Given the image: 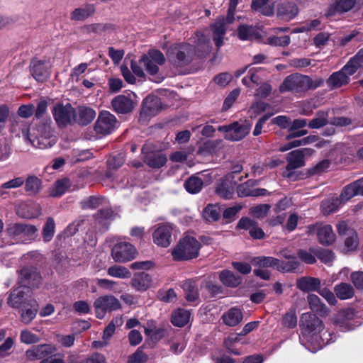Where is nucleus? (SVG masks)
I'll return each instance as SVG.
<instances>
[{"label":"nucleus","instance_id":"obj_42","mask_svg":"<svg viewBox=\"0 0 363 363\" xmlns=\"http://www.w3.org/2000/svg\"><path fill=\"white\" fill-rule=\"evenodd\" d=\"M25 291L22 286L13 290L9 295L7 303L9 306L13 308H19L21 305H23L25 301Z\"/></svg>","mask_w":363,"mask_h":363},{"label":"nucleus","instance_id":"obj_60","mask_svg":"<svg viewBox=\"0 0 363 363\" xmlns=\"http://www.w3.org/2000/svg\"><path fill=\"white\" fill-rule=\"evenodd\" d=\"M270 206L269 204H259L250 208V213L256 218H262L267 215Z\"/></svg>","mask_w":363,"mask_h":363},{"label":"nucleus","instance_id":"obj_53","mask_svg":"<svg viewBox=\"0 0 363 363\" xmlns=\"http://www.w3.org/2000/svg\"><path fill=\"white\" fill-rule=\"evenodd\" d=\"M340 201L338 198H331L323 201L320 208L324 215H329L337 211Z\"/></svg>","mask_w":363,"mask_h":363},{"label":"nucleus","instance_id":"obj_14","mask_svg":"<svg viewBox=\"0 0 363 363\" xmlns=\"http://www.w3.org/2000/svg\"><path fill=\"white\" fill-rule=\"evenodd\" d=\"M52 112L59 125H66L75 121L76 111L70 104H58L53 107Z\"/></svg>","mask_w":363,"mask_h":363},{"label":"nucleus","instance_id":"obj_49","mask_svg":"<svg viewBox=\"0 0 363 363\" xmlns=\"http://www.w3.org/2000/svg\"><path fill=\"white\" fill-rule=\"evenodd\" d=\"M105 199L101 196H91L81 201L80 206L82 209H94L104 205Z\"/></svg>","mask_w":363,"mask_h":363},{"label":"nucleus","instance_id":"obj_58","mask_svg":"<svg viewBox=\"0 0 363 363\" xmlns=\"http://www.w3.org/2000/svg\"><path fill=\"white\" fill-rule=\"evenodd\" d=\"M300 264L297 259H290L287 262H281L279 260L277 265V270L281 272H289L296 270Z\"/></svg>","mask_w":363,"mask_h":363},{"label":"nucleus","instance_id":"obj_50","mask_svg":"<svg viewBox=\"0 0 363 363\" xmlns=\"http://www.w3.org/2000/svg\"><path fill=\"white\" fill-rule=\"evenodd\" d=\"M160 101L156 100L152 101V103L145 102V104L143 106L140 113V120H145L148 117H151L152 116H155L158 113V105Z\"/></svg>","mask_w":363,"mask_h":363},{"label":"nucleus","instance_id":"obj_46","mask_svg":"<svg viewBox=\"0 0 363 363\" xmlns=\"http://www.w3.org/2000/svg\"><path fill=\"white\" fill-rule=\"evenodd\" d=\"M328 111H318L316 112L315 117L308 124L310 128L318 129L327 125L328 121Z\"/></svg>","mask_w":363,"mask_h":363},{"label":"nucleus","instance_id":"obj_23","mask_svg":"<svg viewBox=\"0 0 363 363\" xmlns=\"http://www.w3.org/2000/svg\"><path fill=\"white\" fill-rule=\"evenodd\" d=\"M358 195L363 196V178L345 186L340 194V199L342 201H348Z\"/></svg>","mask_w":363,"mask_h":363},{"label":"nucleus","instance_id":"obj_54","mask_svg":"<svg viewBox=\"0 0 363 363\" xmlns=\"http://www.w3.org/2000/svg\"><path fill=\"white\" fill-rule=\"evenodd\" d=\"M55 223L52 218H48L43 229V238L45 242H49L54 236Z\"/></svg>","mask_w":363,"mask_h":363},{"label":"nucleus","instance_id":"obj_37","mask_svg":"<svg viewBox=\"0 0 363 363\" xmlns=\"http://www.w3.org/2000/svg\"><path fill=\"white\" fill-rule=\"evenodd\" d=\"M95 12L93 4H86L83 7L75 9L70 14L72 21H84Z\"/></svg>","mask_w":363,"mask_h":363},{"label":"nucleus","instance_id":"obj_10","mask_svg":"<svg viewBox=\"0 0 363 363\" xmlns=\"http://www.w3.org/2000/svg\"><path fill=\"white\" fill-rule=\"evenodd\" d=\"M116 116L109 111H101L94 124V131L97 134L106 135L111 134L117 126Z\"/></svg>","mask_w":363,"mask_h":363},{"label":"nucleus","instance_id":"obj_9","mask_svg":"<svg viewBox=\"0 0 363 363\" xmlns=\"http://www.w3.org/2000/svg\"><path fill=\"white\" fill-rule=\"evenodd\" d=\"M299 326L304 335H315L323 329V321L316 315L310 312L301 315Z\"/></svg>","mask_w":363,"mask_h":363},{"label":"nucleus","instance_id":"obj_48","mask_svg":"<svg viewBox=\"0 0 363 363\" xmlns=\"http://www.w3.org/2000/svg\"><path fill=\"white\" fill-rule=\"evenodd\" d=\"M203 180L197 176L193 175L190 177L184 182L185 189L191 194H196L199 192L203 187Z\"/></svg>","mask_w":363,"mask_h":363},{"label":"nucleus","instance_id":"obj_61","mask_svg":"<svg viewBox=\"0 0 363 363\" xmlns=\"http://www.w3.org/2000/svg\"><path fill=\"white\" fill-rule=\"evenodd\" d=\"M13 345V338L11 337H7L4 342L0 345V358H4L10 355Z\"/></svg>","mask_w":363,"mask_h":363},{"label":"nucleus","instance_id":"obj_17","mask_svg":"<svg viewBox=\"0 0 363 363\" xmlns=\"http://www.w3.org/2000/svg\"><path fill=\"white\" fill-rule=\"evenodd\" d=\"M259 184V180L249 179L237 186V194L239 197L260 196L269 194L268 191L262 188L254 189Z\"/></svg>","mask_w":363,"mask_h":363},{"label":"nucleus","instance_id":"obj_21","mask_svg":"<svg viewBox=\"0 0 363 363\" xmlns=\"http://www.w3.org/2000/svg\"><path fill=\"white\" fill-rule=\"evenodd\" d=\"M19 279L21 286L37 287L40 284L41 277L35 268L26 267L21 271Z\"/></svg>","mask_w":363,"mask_h":363},{"label":"nucleus","instance_id":"obj_26","mask_svg":"<svg viewBox=\"0 0 363 363\" xmlns=\"http://www.w3.org/2000/svg\"><path fill=\"white\" fill-rule=\"evenodd\" d=\"M211 28L213 33V40L216 47L220 48L223 44V37L227 30L224 18H219L211 25Z\"/></svg>","mask_w":363,"mask_h":363},{"label":"nucleus","instance_id":"obj_63","mask_svg":"<svg viewBox=\"0 0 363 363\" xmlns=\"http://www.w3.org/2000/svg\"><path fill=\"white\" fill-rule=\"evenodd\" d=\"M330 165L329 160H323L316 164L314 167L308 169V172L310 175L319 174L324 172Z\"/></svg>","mask_w":363,"mask_h":363},{"label":"nucleus","instance_id":"obj_20","mask_svg":"<svg viewBox=\"0 0 363 363\" xmlns=\"http://www.w3.org/2000/svg\"><path fill=\"white\" fill-rule=\"evenodd\" d=\"M55 351L56 348L50 344H40L28 349L26 352V355L29 360H42L52 355Z\"/></svg>","mask_w":363,"mask_h":363},{"label":"nucleus","instance_id":"obj_35","mask_svg":"<svg viewBox=\"0 0 363 363\" xmlns=\"http://www.w3.org/2000/svg\"><path fill=\"white\" fill-rule=\"evenodd\" d=\"M222 318L225 325L233 327L242 321L243 315L239 308H232L223 315Z\"/></svg>","mask_w":363,"mask_h":363},{"label":"nucleus","instance_id":"obj_28","mask_svg":"<svg viewBox=\"0 0 363 363\" xmlns=\"http://www.w3.org/2000/svg\"><path fill=\"white\" fill-rule=\"evenodd\" d=\"M296 286L303 292L318 291L320 287V280L315 277H303L297 280Z\"/></svg>","mask_w":363,"mask_h":363},{"label":"nucleus","instance_id":"obj_6","mask_svg":"<svg viewBox=\"0 0 363 363\" xmlns=\"http://www.w3.org/2000/svg\"><path fill=\"white\" fill-rule=\"evenodd\" d=\"M113 219V211L111 208H103L93 216L90 223L89 231L94 234H102L106 232Z\"/></svg>","mask_w":363,"mask_h":363},{"label":"nucleus","instance_id":"obj_47","mask_svg":"<svg viewBox=\"0 0 363 363\" xmlns=\"http://www.w3.org/2000/svg\"><path fill=\"white\" fill-rule=\"evenodd\" d=\"M252 263L255 266H257L259 268L273 267L277 269L279 259L272 257L261 256L255 257L252 259Z\"/></svg>","mask_w":363,"mask_h":363},{"label":"nucleus","instance_id":"obj_44","mask_svg":"<svg viewBox=\"0 0 363 363\" xmlns=\"http://www.w3.org/2000/svg\"><path fill=\"white\" fill-rule=\"evenodd\" d=\"M334 291L337 298L341 300L351 298L354 294L353 287L347 283H341L335 286Z\"/></svg>","mask_w":363,"mask_h":363},{"label":"nucleus","instance_id":"obj_45","mask_svg":"<svg viewBox=\"0 0 363 363\" xmlns=\"http://www.w3.org/2000/svg\"><path fill=\"white\" fill-rule=\"evenodd\" d=\"M202 217L205 220L209 223L218 221L220 217V208L213 204L207 205L203 210Z\"/></svg>","mask_w":363,"mask_h":363},{"label":"nucleus","instance_id":"obj_62","mask_svg":"<svg viewBox=\"0 0 363 363\" xmlns=\"http://www.w3.org/2000/svg\"><path fill=\"white\" fill-rule=\"evenodd\" d=\"M267 41L270 45L285 47L290 44L291 38L289 35L272 36L269 37Z\"/></svg>","mask_w":363,"mask_h":363},{"label":"nucleus","instance_id":"obj_33","mask_svg":"<svg viewBox=\"0 0 363 363\" xmlns=\"http://www.w3.org/2000/svg\"><path fill=\"white\" fill-rule=\"evenodd\" d=\"M152 278L145 272L135 273L132 279V286L138 291H145L151 285Z\"/></svg>","mask_w":363,"mask_h":363},{"label":"nucleus","instance_id":"obj_32","mask_svg":"<svg viewBox=\"0 0 363 363\" xmlns=\"http://www.w3.org/2000/svg\"><path fill=\"white\" fill-rule=\"evenodd\" d=\"M219 279L224 286L230 288H235L242 282L240 276L235 275L233 272L227 269L220 272Z\"/></svg>","mask_w":363,"mask_h":363},{"label":"nucleus","instance_id":"obj_40","mask_svg":"<svg viewBox=\"0 0 363 363\" xmlns=\"http://www.w3.org/2000/svg\"><path fill=\"white\" fill-rule=\"evenodd\" d=\"M25 190L29 195H36L42 188V181L35 175H29L25 179Z\"/></svg>","mask_w":363,"mask_h":363},{"label":"nucleus","instance_id":"obj_13","mask_svg":"<svg viewBox=\"0 0 363 363\" xmlns=\"http://www.w3.org/2000/svg\"><path fill=\"white\" fill-rule=\"evenodd\" d=\"M141 152L144 162L151 168L159 169L167 163V158L165 155L154 151L150 143L143 145Z\"/></svg>","mask_w":363,"mask_h":363},{"label":"nucleus","instance_id":"obj_24","mask_svg":"<svg viewBox=\"0 0 363 363\" xmlns=\"http://www.w3.org/2000/svg\"><path fill=\"white\" fill-rule=\"evenodd\" d=\"M235 184L233 180L226 177L217 184L216 193L224 199H230L234 195Z\"/></svg>","mask_w":363,"mask_h":363},{"label":"nucleus","instance_id":"obj_8","mask_svg":"<svg viewBox=\"0 0 363 363\" xmlns=\"http://www.w3.org/2000/svg\"><path fill=\"white\" fill-rule=\"evenodd\" d=\"M139 62L143 65L149 74L155 75L159 72V66L165 62V57L159 50L150 49L141 56Z\"/></svg>","mask_w":363,"mask_h":363},{"label":"nucleus","instance_id":"obj_43","mask_svg":"<svg viewBox=\"0 0 363 363\" xmlns=\"http://www.w3.org/2000/svg\"><path fill=\"white\" fill-rule=\"evenodd\" d=\"M70 186L71 182L68 178L58 179L54 184V186L50 192V196L52 197L62 196Z\"/></svg>","mask_w":363,"mask_h":363},{"label":"nucleus","instance_id":"obj_15","mask_svg":"<svg viewBox=\"0 0 363 363\" xmlns=\"http://www.w3.org/2000/svg\"><path fill=\"white\" fill-rule=\"evenodd\" d=\"M337 233L344 238L345 248L347 252L355 250L359 245V238L357 232L350 227L345 221L339 222L337 225Z\"/></svg>","mask_w":363,"mask_h":363},{"label":"nucleus","instance_id":"obj_36","mask_svg":"<svg viewBox=\"0 0 363 363\" xmlns=\"http://www.w3.org/2000/svg\"><path fill=\"white\" fill-rule=\"evenodd\" d=\"M78 117L75 118V121L79 125H86L90 123L96 117V111L86 106H81L78 109Z\"/></svg>","mask_w":363,"mask_h":363},{"label":"nucleus","instance_id":"obj_34","mask_svg":"<svg viewBox=\"0 0 363 363\" xmlns=\"http://www.w3.org/2000/svg\"><path fill=\"white\" fill-rule=\"evenodd\" d=\"M184 296L187 301L194 302L199 298L197 284L195 281L189 279L182 284Z\"/></svg>","mask_w":363,"mask_h":363},{"label":"nucleus","instance_id":"obj_51","mask_svg":"<svg viewBox=\"0 0 363 363\" xmlns=\"http://www.w3.org/2000/svg\"><path fill=\"white\" fill-rule=\"evenodd\" d=\"M310 250L322 262L328 264L333 262L335 258L334 253L328 249H322L320 247H311Z\"/></svg>","mask_w":363,"mask_h":363},{"label":"nucleus","instance_id":"obj_27","mask_svg":"<svg viewBox=\"0 0 363 363\" xmlns=\"http://www.w3.org/2000/svg\"><path fill=\"white\" fill-rule=\"evenodd\" d=\"M298 13V9L294 3L284 2L278 5L277 16L283 20L289 21Z\"/></svg>","mask_w":363,"mask_h":363},{"label":"nucleus","instance_id":"obj_38","mask_svg":"<svg viewBox=\"0 0 363 363\" xmlns=\"http://www.w3.org/2000/svg\"><path fill=\"white\" fill-rule=\"evenodd\" d=\"M198 40L194 47V53L199 57H203L210 52V40L201 33H197Z\"/></svg>","mask_w":363,"mask_h":363},{"label":"nucleus","instance_id":"obj_56","mask_svg":"<svg viewBox=\"0 0 363 363\" xmlns=\"http://www.w3.org/2000/svg\"><path fill=\"white\" fill-rule=\"evenodd\" d=\"M255 34V30L252 26L240 25L238 28V35L240 40H251Z\"/></svg>","mask_w":363,"mask_h":363},{"label":"nucleus","instance_id":"obj_52","mask_svg":"<svg viewBox=\"0 0 363 363\" xmlns=\"http://www.w3.org/2000/svg\"><path fill=\"white\" fill-rule=\"evenodd\" d=\"M107 273L109 276L120 279H126L131 277L130 272L125 267L121 265H113L110 267Z\"/></svg>","mask_w":363,"mask_h":363},{"label":"nucleus","instance_id":"obj_30","mask_svg":"<svg viewBox=\"0 0 363 363\" xmlns=\"http://www.w3.org/2000/svg\"><path fill=\"white\" fill-rule=\"evenodd\" d=\"M350 78L347 77L340 70L333 72L326 80V84L330 89H335L348 84Z\"/></svg>","mask_w":363,"mask_h":363},{"label":"nucleus","instance_id":"obj_5","mask_svg":"<svg viewBox=\"0 0 363 363\" xmlns=\"http://www.w3.org/2000/svg\"><path fill=\"white\" fill-rule=\"evenodd\" d=\"M309 151H311L310 149L305 148L295 150L288 153L286 156L288 164L285 170L282 172V176L291 180H296L297 177L295 175L294 170L304 165L305 152Z\"/></svg>","mask_w":363,"mask_h":363},{"label":"nucleus","instance_id":"obj_3","mask_svg":"<svg viewBox=\"0 0 363 363\" xmlns=\"http://www.w3.org/2000/svg\"><path fill=\"white\" fill-rule=\"evenodd\" d=\"M194 55V47L189 43L174 44L167 51L169 62L177 67L189 64Z\"/></svg>","mask_w":363,"mask_h":363},{"label":"nucleus","instance_id":"obj_11","mask_svg":"<svg viewBox=\"0 0 363 363\" xmlns=\"http://www.w3.org/2000/svg\"><path fill=\"white\" fill-rule=\"evenodd\" d=\"M137 253L135 247L127 242L116 243L112 248L111 256L115 262L124 263L133 259Z\"/></svg>","mask_w":363,"mask_h":363},{"label":"nucleus","instance_id":"obj_18","mask_svg":"<svg viewBox=\"0 0 363 363\" xmlns=\"http://www.w3.org/2000/svg\"><path fill=\"white\" fill-rule=\"evenodd\" d=\"M29 69L33 77L39 82L46 81L50 75V66L45 60H32Z\"/></svg>","mask_w":363,"mask_h":363},{"label":"nucleus","instance_id":"obj_64","mask_svg":"<svg viewBox=\"0 0 363 363\" xmlns=\"http://www.w3.org/2000/svg\"><path fill=\"white\" fill-rule=\"evenodd\" d=\"M282 325L289 328H294L297 325V317L294 311H290L282 318Z\"/></svg>","mask_w":363,"mask_h":363},{"label":"nucleus","instance_id":"obj_16","mask_svg":"<svg viewBox=\"0 0 363 363\" xmlns=\"http://www.w3.org/2000/svg\"><path fill=\"white\" fill-rule=\"evenodd\" d=\"M172 226L169 223L160 224L152 233L155 244L162 247H167L172 242Z\"/></svg>","mask_w":363,"mask_h":363},{"label":"nucleus","instance_id":"obj_25","mask_svg":"<svg viewBox=\"0 0 363 363\" xmlns=\"http://www.w3.org/2000/svg\"><path fill=\"white\" fill-rule=\"evenodd\" d=\"M38 304L35 299H29L24 303L21 309V318L25 324H29L35 317Z\"/></svg>","mask_w":363,"mask_h":363},{"label":"nucleus","instance_id":"obj_4","mask_svg":"<svg viewBox=\"0 0 363 363\" xmlns=\"http://www.w3.org/2000/svg\"><path fill=\"white\" fill-rule=\"evenodd\" d=\"M200 247L196 238L186 236L179 242L172 250V255L176 261L191 259L198 257Z\"/></svg>","mask_w":363,"mask_h":363},{"label":"nucleus","instance_id":"obj_55","mask_svg":"<svg viewBox=\"0 0 363 363\" xmlns=\"http://www.w3.org/2000/svg\"><path fill=\"white\" fill-rule=\"evenodd\" d=\"M355 317V311L352 308H347L342 311L337 315L336 323L340 325V327L343 325H347V322L353 320Z\"/></svg>","mask_w":363,"mask_h":363},{"label":"nucleus","instance_id":"obj_29","mask_svg":"<svg viewBox=\"0 0 363 363\" xmlns=\"http://www.w3.org/2000/svg\"><path fill=\"white\" fill-rule=\"evenodd\" d=\"M307 301L309 308L320 316H325L328 314V307L320 301V298L315 294H311L307 296Z\"/></svg>","mask_w":363,"mask_h":363},{"label":"nucleus","instance_id":"obj_41","mask_svg":"<svg viewBox=\"0 0 363 363\" xmlns=\"http://www.w3.org/2000/svg\"><path fill=\"white\" fill-rule=\"evenodd\" d=\"M268 2L269 0H252L251 7L255 11L259 12L264 16H270L274 13V6Z\"/></svg>","mask_w":363,"mask_h":363},{"label":"nucleus","instance_id":"obj_12","mask_svg":"<svg viewBox=\"0 0 363 363\" xmlns=\"http://www.w3.org/2000/svg\"><path fill=\"white\" fill-rule=\"evenodd\" d=\"M307 233L309 235L316 233L318 242L323 245H332L335 240V234L330 225L315 223L307 227Z\"/></svg>","mask_w":363,"mask_h":363},{"label":"nucleus","instance_id":"obj_19","mask_svg":"<svg viewBox=\"0 0 363 363\" xmlns=\"http://www.w3.org/2000/svg\"><path fill=\"white\" fill-rule=\"evenodd\" d=\"M356 4V0H331L325 16L330 18L336 14L350 11Z\"/></svg>","mask_w":363,"mask_h":363},{"label":"nucleus","instance_id":"obj_59","mask_svg":"<svg viewBox=\"0 0 363 363\" xmlns=\"http://www.w3.org/2000/svg\"><path fill=\"white\" fill-rule=\"evenodd\" d=\"M40 337L28 330H23L20 334V340L22 343L30 345L40 341Z\"/></svg>","mask_w":363,"mask_h":363},{"label":"nucleus","instance_id":"obj_39","mask_svg":"<svg viewBox=\"0 0 363 363\" xmlns=\"http://www.w3.org/2000/svg\"><path fill=\"white\" fill-rule=\"evenodd\" d=\"M190 315L188 310L179 308L172 314V323L177 327H184L189 323Z\"/></svg>","mask_w":363,"mask_h":363},{"label":"nucleus","instance_id":"obj_2","mask_svg":"<svg viewBox=\"0 0 363 363\" xmlns=\"http://www.w3.org/2000/svg\"><path fill=\"white\" fill-rule=\"evenodd\" d=\"M16 127L19 128L24 141L35 148L45 149L52 147L55 143V139L49 136H33L29 131V125L24 121H15L11 125V131L16 132Z\"/></svg>","mask_w":363,"mask_h":363},{"label":"nucleus","instance_id":"obj_31","mask_svg":"<svg viewBox=\"0 0 363 363\" xmlns=\"http://www.w3.org/2000/svg\"><path fill=\"white\" fill-rule=\"evenodd\" d=\"M250 132V127L247 124H240L235 122L231 124L230 133L228 134L227 140L238 141L244 138Z\"/></svg>","mask_w":363,"mask_h":363},{"label":"nucleus","instance_id":"obj_7","mask_svg":"<svg viewBox=\"0 0 363 363\" xmlns=\"http://www.w3.org/2000/svg\"><path fill=\"white\" fill-rule=\"evenodd\" d=\"M94 308L96 316L99 319H103L107 313L117 311L121 305L118 299L113 295L101 296L94 302Z\"/></svg>","mask_w":363,"mask_h":363},{"label":"nucleus","instance_id":"obj_1","mask_svg":"<svg viewBox=\"0 0 363 363\" xmlns=\"http://www.w3.org/2000/svg\"><path fill=\"white\" fill-rule=\"evenodd\" d=\"M323 79H319L313 81L308 76L295 73L287 76L279 86V91L305 92L309 89H315L323 84Z\"/></svg>","mask_w":363,"mask_h":363},{"label":"nucleus","instance_id":"obj_22","mask_svg":"<svg viewBox=\"0 0 363 363\" xmlns=\"http://www.w3.org/2000/svg\"><path fill=\"white\" fill-rule=\"evenodd\" d=\"M111 105L116 113L126 114L133 110L135 103L129 95L121 94L113 99Z\"/></svg>","mask_w":363,"mask_h":363},{"label":"nucleus","instance_id":"obj_57","mask_svg":"<svg viewBox=\"0 0 363 363\" xmlns=\"http://www.w3.org/2000/svg\"><path fill=\"white\" fill-rule=\"evenodd\" d=\"M121 323H122L121 318H116L113 319L104 330L103 340L105 342L108 341L115 333L116 324L121 325Z\"/></svg>","mask_w":363,"mask_h":363}]
</instances>
